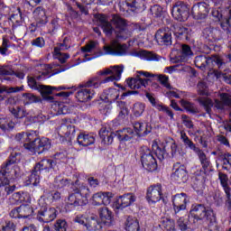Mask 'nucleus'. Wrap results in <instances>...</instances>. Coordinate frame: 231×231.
<instances>
[{"mask_svg":"<svg viewBox=\"0 0 231 231\" xmlns=\"http://www.w3.org/2000/svg\"><path fill=\"white\" fill-rule=\"evenodd\" d=\"M190 215L198 221L206 219L208 222L210 230H217V217L213 209L207 208L202 204H198L192 208Z\"/></svg>","mask_w":231,"mask_h":231,"instance_id":"f257e3e1","label":"nucleus"},{"mask_svg":"<svg viewBox=\"0 0 231 231\" xmlns=\"http://www.w3.org/2000/svg\"><path fill=\"white\" fill-rule=\"evenodd\" d=\"M210 64L217 66L218 69H223L226 66L225 61H223L220 56H212L209 58L207 55H199L195 58V66L199 69H207V68L210 69L212 68Z\"/></svg>","mask_w":231,"mask_h":231,"instance_id":"f03ea898","label":"nucleus"},{"mask_svg":"<svg viewBox=\"0 0 231 231\" xmlns=\"http://www.w3.org/2000/svg\"><path fill=\"white\" fill-rule=\"evenodd\" d=\"M23 147L35 154H42L44 151H49L51 148V141L46 137L36 138L32 142L24 143Z\"/></svg>","mask_w":231,"mask_h":231,"instance_id":"7ed1b4c3","label":"nucleus"},{"mask_svg":"<svg viewBox=\"0 0 231 231\" xmlns=\"http://www.w3.org/2000/svg\"><path fill=\"white\" fill-rule=\"evenodd\" d=\"M149 77H151V73L138 71L135 78H130L126 80L128 88H130V89H140L142 86L147 88L149 82H151Z\"/></svg>","mask_w":231,"mask_h":231,"instance_id":"20e7f679","label":"nucleus"},{"mask_svg":"<svg viewBox=\"0 0 231 231\" xmlns=\"http://www.w3.org/2000/svg\"><path fill=\"white\" fill-rule=\"evenodd\" d=\"M112 21L116 27V36L117 39H128L131 37V32L127 29L125 20L118 14H114Z\"/></svg>","mask_w":231,"mask_h":231,"instance_id":"39448f33","label":"nucleus"},{"mask_svg":"<svg viewBox=\"0 0 231 231\" xmlns=\"http://www.w3.org/2000/svg\"><path fill=\"white\" fill-rule=\"evenodd\" d=\"M141 162L143 167L146 171H149V172H152L158 169L156 159H154V156H152L151 151L147 147L143 148L141 151Z\"/></svg>","mask_w":231,"mask_h":231,"instance_id":"423d86ee","label":"nucleus"},{"mask_svg":"<svg viewBox=\"0 0 231 231\" xmlns=\"http://www.w3.org/2000/svg\"><path fill=\"white\" fill-rule=\"evenodd\" d=\"M190 7L183 2H178L172 8L171 14L177 21L185 22L189 19Z\"/></svg>","mask_w":231,"mask_h":231,"instance_id":"0eeeda50","label":"nucleus"},{"mask_svg":"<svg viewBox=\"0 0 231 231\" xmlns=\"http://www.w3.org/2000/svg\"><path fill=\"white\" fill-rule=\"evenodd\" d=\"M104 51L106 55H125L127 53V45L120 44L118 41L112 40L109 45L103 47Z\"/></svg>","mask_w":231,"mask_h":231,"instance_id":"6e6552de","label":"nucleus"},{"mask_svg":"<svg viewBox=\"0 0 231 231\" xmlns=\"http://www.w3.org/2000/svg\"><path fill=\"white\" fill-rule=\"evenodd\" d=\"M208 6H210V4H207V2H199L195 4L191 9V14L194 19H207L209 12Z\"/></svg>","mask_w":231,"mask_h":231,"instance_id":"1a4fd4ad","label":"nucleus"},{"mask_svg":"<svg viewBox=\"0 0 231 231\" xmlns=\"http://www.w3.org/2000/svg\"><path fill=\"white\" fill-rule=\"evenodd\" d=\"M57 217V209L55 208H43L38 211L37 219L41 223H51Z\"/></svg>","mask_w":231,"mask_h":231,"instance_id":"9d476101","label":"nucleus"},{"mask_svg":"<svg viewBox=\"0 0 231 231\" xmlns=\"http://www.w3.org/2000/svg\"><path fill=\"white\" fill-rule=\"evenodd\" d=\"M155 41L160 46H171L172 44V33L167 29H159L155 33Z\"/></svg>","mask_w":231,"mask_h":231,"instance_id":"9b49d317","label":"nucleus"},{"mask_svg":"<svg viewBox=\"0 0 231 231\" xmlns=\"http://www.w3.org/2000/svg\"><path fill=\"white\" fill-rule=\"evenodd\" d=\"M111 69H105L101 71V75H111L106 77L103 82H113V80H120V77H122V72L124 71V66H114Z\"/></svg>","mask_w":231,"mask_h":231,"instance_id":"f8f14e48","label":"nucleus"},{"mask_svg":"<svg viewBox=\"0 0 231 231\" xmlns=\"http://www.w3.org/2000/svg\"><path fill=\"white\" fill-rule=\"evenodd\" d=\"M11 156L13 157L10 159L5 168H2L0 171V187H5V185H10V171H8V165H12V163H15V156H17V153H12Z\"/></svg>","mask_w":231,"mask_h":231,"instance_id":"ddd939ff","label":"nucleus"},{"mask_svg":"<svg viewBox=\"0 0 231 231\" xmlns=\"http://www.w3.org/2000/svg\"><path fill=\"white\" fill-rule=\"evenodd\" d=\"M95 18L97 19V25L102 28L104 33L111 37V35H113V25L109 23V19L106 14H96Z\"/></svg>","mask_w":231,"mask_h":231,"instance_id":"4468645a","label":"nucleus"},{"mask_svg":"<svg viewBox=\"0 0 231 231\" xmlns=\"http://www.w3.org/2000/svg\"><path fill=\"white\" fill-rule=\"evenodd\" d=\"M146 199L148 203H158L162 199V184L148 188Z\"/></svg>","mask_w":231,"mask_h":231,"instance_id":"2eb2a0df","label":"nucleus"},{"mask_svg":"<svg viewBox=\"0 0 231 231\" xmlns=\"http://www.w3.org/2000/svg\"><path fill=\"white\" fill-rule=\"evenodd\" d=\"M175 171L171 175V179L175 181V183H187V180H189V173L187 172V169L183 166H180L176 168V165L173 166Z\"/></svg>","mask_w":231,"mask_h":231,"instance_id":"dca6fc26","label":"nucleus"},{"mask_svg":"<svg viewBox=\"0 0 231 231\" xmlns=\"http://www.w3.org/2000/svg\"><path fill=\"white\" fill-rule=\"evenodd\" d=\"M215 107L218 111H225L226 107H231V96L228 93L220 94V100H215Z\"/></svg>","mask_w":231,"mask_h":231,"instance_id":"f3484780","label":"nucleus"},{"mask_svg":"<svg viewBox=\"0 0 231 231\" xmlns=\"http://www.w3.org/2000/svg\"><path fill=\"white\" fill-rule=\"evenodd\" d=\"M134 201H136V197H134L133 193L122 195L116 200V208H125V207H130V205H133Z\"/></svg>","mask_w":231,"mask_h":231,"instance_id":"a211bd4d","label":"nucleus"},{"mask_svg":"<svg viewBox=\"0 0 231 231\" xmlns=\"http://www.w3.org/2000/svg\"><path fill=\"white\" fill-rule=\"evenodd\" d=\"M173 207L175 212H180V210H185V208H187V194L180 193L175 195L173 198Z\"/></svg>","mask_w":231,"mask_h":231,"instance_id":"6ab92c4d","label":"nucleus"},{"mask_svg":"<svg viewBox=\"0 0 231 231\" xmlns=\"http://www.w3.org/2000/svg\"><path fill=\"white\" fill-rule=\"evenodd\" d=\"M98 212H99V217L102 223H104V225H106V226H113V225H115V222L113 221L112 213L109 210V208L106 207L100 208Z\"/></svg>","mask_w":231,"mask_h":231,"instance_id":"aec40b11","label":"nucleus"},{"mask_svg":"<svg viewBox=\"0 0 231 231\" xmlns=\"http://www.w3.org/2000/svg\"><path fill=\"white\" fill-rule=\"evenodd\" d=\"M219 31L208 27L203 31V37L206 39V41H208V44L212 46L214 42L219 41V36L217 35Z\"/></svg>","mask_w":231,"mask_h":231,"instance_id":"412c9836","label":"nucleus"},{"mask_svg":"<svg viewBox=\"0 0 231 231\" xmlns=\"http://www.w3.org/2000/svg\"><path fill=\"white\" fill-rule=\"evenodd\" d=\"M33 14L36 20V26L41 27L44 26L46 23H48V17L46 16V11H44L43 7H37L33 11Z\"/></svg>","mask_w":231,"mask_h":231,"instance_id":"4be33fe9","label":"nucleus"},{"mask_svg":"<svg viewBox=\"0 0 231 231\" xmlns=\"http://www.w3.org/2000/svg\"><path fill=\"white\" fill-rule=\"evenodd\" d=\"M99 136L105 145H111L113 139L117 138L116 132H109L106 127H102L99 130Z\"/></svg>","mask_w":231,"mask_h":231,"instance_id":"5701e85b","label":"nucleus"},{"mask_svg":"<svg viewBox=\"0 0 231 231\" xmlns=\"http://www.w3.org/2000/svg\"><path fill=\"white\" fill-rule=\"evenodd\" d=\"M190 32L191 30L183 26V25H176L174 27V34L178 39L181 41H190Z\"/></svg>","mask_w":231,"mask_h":231,"instance_id":"b1692460","label":"nucleus"},{"mask_svg":"<svg viewBox=\"0 0 231 231\" xmlns=\"http://www.w3.org/2000/svg\"><path fill=\"white\" fill-rule=\"evenodd\" d=\"M95 96V90L89 88H81L76 93V98L79 102H89Z\"/></svg>","mask_w":231,"mask_h":231,"instance_id":"393cba45","label":"nucleus"},{"mask_svg":"<svg viewBox=\"0 0 231 231\" xmlns=\"http://www.w3.org/2000/svg\"><path fill=\"white\" fill-rule=\"evenodd\" d=\"M69 203L74 207H84V205H88V199L74 191L69 196Z\"/></svg>","mask_w":231,"mask_h":231,"instance_id":"a878e982","label":"nucleus"},{"mask_svg":"<svg viewBox=\"0 0 231 231\" xmlns=\"http://www.w3.org/2000/svg\"><path fill=\"white\" fill-rule=\"evenodd\" d=\"M125 5L132 12H143L145 0H125Z\"/></svg>","mask_w":231,"mask_h":231,"instance_id":"bb28decb","label":"nucleus"},{"mask_svg":"<svg viewBox=\"0 0 231 231\" xmlns=\"http://www.w3.org/2000/svg\"><path fill=\"white\" fill-rule=\"evenodd\" d=\"M78 143L83 147H88V145H93L95 143V136L91 134L80 133L78 135Z\"/></svg>","mask_w":231,"mask_h":231,"instance_id":"cd10ccee","label":"nucleus"},{"mask_svg":"<svg viewBox=\"0 0 231 231\" xmlns=\"http://www.w3.org/2000/svg\"><path fill=\"white\" fill-rule=\"evenodd\" d=\"M116 134L121 142H127L132 140V138H134V131H133L132 128H125L121 131L116 132Z\"/></svg>","mask_w":231,"mask_h":231,"instance_id":"c85d7f7f","label":"nucleus"},{"mask_svg":"<svg viewBox=\"0 0 231 231\" xmlns=\"http://www.w3.org/2000/svg\"><path fill=\"white\" fill-rule=\"evenodd\" d=\"M75 133V126H71V125L63 124L60 126L58 130V134L61 138H68Z\"/></svg>","mask_w":231,"mask_h":231,"instance_id":"c756f323","label":"nucleus"},{"mask_svg":"<svg viewBox=\"0 0 231 231\" xmlns=\"http://www.w3.org/2000/svg\"><path fill=\"white\" fill-rule=\"evenodd\" d=\"M47 169H53V160H42L34 166L33 171H35V172H41V171H46Z\"/></svg>","mask_w":231,"mask_h":231,"instance_id":"7c9ffc66","label":"nucleus"},{"mask_svg":"<svg viewBox=\"0 0 231 231\" xmlns=\"http://www.w3.org/2000/svg\"><path fill=\"white\" fill-rule=\"evenodd\" d=\"M76 180L73 181L71 179H64L61 176H58L55 179V183L59 189H64V187H68V185H77L79 183V179L77 177Z\"/></svg>","mask_w":231,"mask_h":231,"instance_id":"2f4dec72","label":"nucleus"},{"mask_svg":"<svg viewBox=\"0 0 231 231\" xmlns=\"http://www.w3.org/2000/svg\"><path fill=\"white\" fill-rule=\"evenodd\" d=\"M125 230L126 231H140V224L138 219L128 217L125 222Z\"/></svg>","mask_w":231,"mask_h":231,"instance_id":"473e14b6","label":"nucleus"},{"mask_svg":"<svg viewBox=\"0 0 231 231\" xmlns=\"http://www.w3.org/2000/svg\"><path fill=\"white\" fill-rule=\"evenodd\" d=\"M134 129L138 136H144L151 131V126L148 125H143V123H134Z\"/></svg>","mask_w":231,"mask_h":231,"instance_id":"72a5a7b5","label":"nucleus"},{"mask_svg":"<svg viewBox=\"0 0 231 231\" xmlns=\"http://www.w3.org/2000/svg\"><path fill=\"white\" fill-rule=\"evenodd\" d=\"M15 127V122L8 118H0V129L6 133L12 131Z\"/></svg>","mask_w":231,"mask_h":231,"instance_id":"f704fd0d","label":"nucleus"},{"mask_svg":"<svg viewBox=\"0 0 231 231\" xmlns=\"http://www.w3.org/2000/svg\"><path fill=\"white\" fill-rule=\"evenodd\" d=\"M218 180L226 194L229 195L231 192L230 185H228V175L223 172H218Z\"/></svg>","mask_w":231,"mask_h":231,"instance_id":"c9c22d12","label":"nucleus"},{"mask_svg":"<svg viewBox=\"0 0 231 231\" xmlns=\"http://www.w3.org/2000/svg\"><path fill=\"white\" fill-rule=\"evenodd\" d=\"M10 113L14 116V118H26L30 115L26 108H23L21 106H17L16 108H11Z\"/></svg>","mask_w":231,"mask_h":231,"instance_id":"e433bc0d","label":"nucleus"},{"mask_svg":"<svg viewBox=\"0 0 231 231\" xmlns=\"http://www.w3.org/2000/svg\"><path fill=\"white\" fill-rule=\"evenodd\" d=\"M19 208L20 217L22 219H28L33 214V208L30 205H21Z\"/></svg>","mask_w":231,"mask_h":231,"instance_id":"4c0bfd02","label":"nucleus"},{"mask_svg":"<svg viewBox=\"0 0 231 231\" xmlns=\"http://www.w3.org/2000/svg\"><path fill=\"white\" fill-rule=\"evenodd\" d=\"M194 52H192V49L188 44H182L180 48V60L185 62L189 57H192Z\"/></svg>","mask_w":231,"mask_h":231,"instance_id":"58836bf2","label":"nucleus"},{"mask_svg":"<svg viewBox=\"0 0 231 231\" xmlns=\"http://www.w3.org/2000/svg\"><path fill=\"white\" fill-rule=\"evenodd\" d=\"M195 152L198 154L204 171H207V169L210 167V161L207 158V154H205L201 149H196Z\"/></svg>","mask_w":231,"mask_h":231,"instance_id":"ea45409f","label":"nucleus"},{"mask_svg":"<svg viewBox=\"0 0 231 231\" xmlns=\"http://www.w3.org/2000/svg\"><path fill=\"white\" fill-rule=\"evenodd\" d=\"M138 55L140 57H143V59H145V60H160V56H158V54L152 52V51H148L145 50L143 51H138Z\"/></svg>","mask_w":231,"mask_h":231,"instance_id":"a19ab883","label":"nucleus"},{"mask_svg":"<svg viewBox=\"0 0 231 231\" xmlns=\"http://www.w3.org/2000/svg\"><path fill=\"white\" fill-rule=\"evenodd\" d=\"M180 105L182 107H184V109H186V111H188V113H191L192 115L199 113V109L197 108L196 105L185 99L180 100Z\"/></svg>","mask_w":231,"mask_h":231,"instance_id":"79ce46f5","label":"nucleus"},{"mask_svg":"<svg viewBox=\"0 0 231 231\" xmlns=\"http://www.w3.org/2000/svg\"><path fill=\"white\" fill-rule=\"evenodd\" d=\"M161 226L167 231H176V224L174 223V220L171 218H162Z\"/></svg>","mask_w":231,"mask_h":231,"instance_id":"37998d69","label":"nucleus"},{"mask_svg":"<svg viewBox=\"0 0 231 231\" xmlns=\"http://www.w3.org/2000/svg\"><path fill=\"white\" fill-rule=\"evenodd\" d=\"M219 69H220L219 71L217 69L213 70V73H214L215 77L217 79H222V80H224V82L226 84H230L231 85V74L223 73L222 69H225V68Z\"/></svg>","mask_w":231,"mask_h":231,"instance_id":"c03bdc74","label":"nucleus"},{"mask_svg":"<svg viewBox=\"0 0 231 231\" xmlns=\"http://www.w3.org/2000/svg\"><path fill=\"white\" fill-rule=\"evenodd\" d=\"M197 100L200 104V106H203L205 107L207 113L209 114L210 111H212V106H214V103L210 98L199 97Z\"/></svg>","mask_w":231,"mask_h":231,"instance_id":"a18cd8bd","label":"nucleus"},{"mask_svg":"<svg viewBox=\"0 0 231 231\" xmlns=\"http://www.w3.org/2000/svg\"><path fill=\"white\" fill-rule=\"evenodd\" d=\"M219 160H221L223 163V169L225 171H228V166L231 167V154L230 153H219L218 154Z\"/></svg>","mask_w":231,"mask_h":231,"instance_id":"49530a36","label":"nucleus"},{"mask_svg":"<svg viewBox=\"0 0 231 231\" xmlns=\"http://www.w3.org/2000/svg\"><path fill=\"white\" fill-rule=\"evenodd\" d=\"M74 192H76V194H79L83 198H86V199H88V198H89V194H91L89 188L84 184H81L79 188L74 189Z\"/></svg>","mask_w":231,"mask_h":231,"instance_id":"de8ad7c7","label":"nucleus"},{"mask_svg":"<svg viewBox=\"0 0 231 231\" xmlns=\"http://www.w3.org/2000/svg\"><path fill=\"white\" fill-rule=\"evenodd\" d=\"M85 226L88 231H95L98 228V220L91 217L88 220H86Z\"/></svg>","mask_w":231,"mask_h":231,"instance_id":"09e8293b","label":"nucleus"},{"mask_svg":"<svg viewBox=\"0 0 231 231\" xmlns=\"http://www.w3.org/2000/svg\"><path fill=\"white\" fill-rule=\"evenodd\" d=\"M117 106L120 109L118 118L123 120L129 115V109H127V106H125V102L124 101H117Z\"/></svg>","mask_w":231,"mask_h":231,"instance_id":"8fccbe9b","label":"nucleus"},{"mask_svg":"<svg viewBox=\"0 0 231 231\" xmlns=\"http://www.w3.org/2000/svg\"><path fill=\"white\" fill-rule=\"evenodd\" d=\"M98 79L97 77L89 79L88 81L83 82L79 85L80 88H98Z\"/></svg>","mask_w":231,"mask_h":231,"instance_id":"3c124183","label":"nucleus"},{"mask_svg":"<svg viewBox=\"0 0 231 231\" xmlns=\"http://www.w3.org/2000/svg\"><path fill=\"white\" fill-rule=\"evenodd\" d=\"M152 151H154V154L157 156L158 160H160L161 162L162 160H165V150L164 148H161L160 146H158L157 143L152 144Z\"/></svg>","mask_w":231,"mask_h":231,"instance_id":"603ef678","label":"nucleus"},{"mask_svg":"<svg viewBox=\"0 0 231 231\" xmlns=\"http://www.w3.org/2000/svg\"><path fill=\"white\" fill-rule=\"evenodd\" d=\"M108 102H115L118 100V97H120V92L116 88H109L107 93Z\"/></svg>","mask_w":231,"mask_h":231,"instance_id":"864d4df0","label":"nucleus"},{"mask_svg":"<svg viewBox=\"0 0 231 231\" xmlns=\"http://www.w3.org/2000/svg\"><path fill=\"white\" fill-rule=\"evenodd\" d=\"M54 53H56L57 59L61 64H65L66 60L69 59V54L60 52V49H59V47L54 48Z\"/></svg>","mask_w":231,"mask_h":231,"instance_id":"5fc2aeb1","label":"nucleus"},{"mask_svg":"<svg viewBox=\"0 0 231 231\" xmlns=\"http://www.w3.org/2000/svg\"><path fill=\"white\" fill-rule=\"evenodd\" d=\"M54 230L56 231H67L68 222L64 219H58L54 224Z\"/></svg>","mask_w":231,"mask_h":231,"instance_id":"6e6d98bb","label":"nucleus"},{"mask_svg":"<svg viewBox=\"0 0 231 231\" xmlns=\"http://www.w3.org/2000/svg\"><path fill=\"white\" fill-rule=\"evenodd\" d=\"M10 75H14V69L9 66L0 65V80H3V77H8Z\"/></svg>","mask_w":231,"mask_h":231,"instance_id":"4d7b16f0","label":"nucleus"},{"mask_svg":"<svg viewBox=\"0 0 231 231\" xmlns=\"http://www.w3.org/2000/svg\"><path fill=\"white\" fill-rule=\"evenodd\" d=\"M150 12L154 17H162L163 15V8L158 5L152 6Z\"/></svg>","mask_w":231,"mask_h":231,"instance_id":"13d9d810","label":"nucleus"},{"mask_svg":"<svg viewBox=\"0 0 231 231\" xmlns=\"http://www.w3.org/2000/svg\"><path fill=\"white\" fill-rule=\"evenodd\" d=\"M143 111H145V106L142 103H136L134 106V116H142L143 115Z\"/></svg>","mask_w":231,"mask_h":231,"instance_id":"bf43d9fd","label":"nucleus"},{"mask_svg":"<svg viewBox=\"0 0 231 231\" xmlns=\"http://www.w3.org/2000/svg\"><path fill=\"white\" fill-rule=\"evenodd\" d=\"M31 185H39L41 182V178L39 177V172L32 170V174L29 178Z\"/></svg>","mask_w":231,"mask_h":231,"instance_id":"052dcab7","label":"nucleus"},{"mask_svg":"<svg viewBox=\"0 0 231 231\" xmlns=\"http://www.w3.org/2000/svg\"><path fill=\"white\" fill-rule=\"evenodd\" d=\"M155 77H157L162 86H163L164 88H167V89H171V84H169V77L163 74L156 75Z\"/></svg>","mask_w":231,"mask_h":231,"instance_id":"680f3d73","label":"nucleus"},{"mask_svg":"<svg viewBox=\"0 0 231 231\" xmlns=\"http://www.w3.org/2000/svg\"><path fill=\"white\" fill-rule=\"evenodd\" d=\"M197 89L199 95H200L201 97L207 95V83L203 80L199 81V83L197 84Z\"/></svg>","mask_w":231,"mask_h":231,"instance_id":"e2e57ef3","label":"nucleus"},{"mask_svg":"<svg viewBox=\"0 0 231 231\" xmlns=\"http://www.w3.org/2000/svg\"><path fill=\"white\" fill-rule=\"evenodd\" d=\"M28 86L31 88V89H36L39 91L41 89V84L35 80V78L33 77H28L27 79Z\"/></svg>","mask_w":231,"mask_h":231,"instance_id":"0e129e2a","label":"nucleus"},{"mask_svg":"<svg viewBox=\"0 0 231 231\" xmlns=\"http://www.w3.org/2000/svg\"><path fill=\"white\" fill-rule=\"evenodd\" d=\"M1 231H15V224L12 221H6L1 227Z\"/></svg>","mask_w":231,"mask_h":231,"instance_id":"69168bd1","label":"nucleus"},{"mask_svg":"<svg viewBox=\"0 0 231 231\" xmlns=\"http://www.w3.org/2000/svg\"><path fill=\"white\" fill-rule=\"evenodd\" d=\"M95 205H103V192H97L92 197Z\"/></svg>","mask_w":231,"mask_h":231,"instance_id":"338daca9","label":"nucleus"},{"mask_svg":"<svg viewBox=\"0 0 231 231\" xmlns=\"http://www.w3.org/2000/svg\"><path fill=\"white\" fill-rule=\"evenodd\" d=\"M113 199V193L103 192V205H109Z\"/></svg>","mask_w":231,"mask_h":231,"instance_id":"774afa93","label":"nucleus"}]
</instances>
